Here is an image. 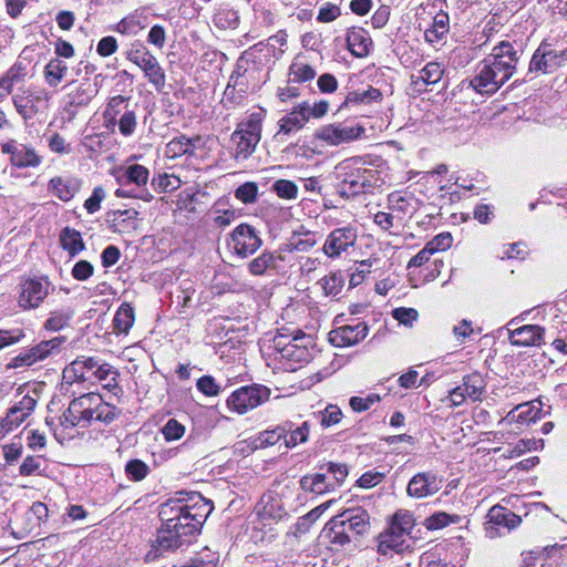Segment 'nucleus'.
I'll list each match as a JSON object with an SVG mask.
<instances>
[{
    "instance_id": "4c0bfd02",
    "label": "nucleus",
    "mask_w": 567,
    "mask_h": 567,
    "mask_svg": "<svg viewBox=\"0 0 567 567\" xmlns=\"http://www.w3.org/2000/svg\"><path fill=\"white\" fill-rule=\"evenodd\" d=\"M126 175L130 182L137 186L146 185L148 181V171L142 165H132L126 169Z\"/></svg>"
},
{
    "instance_id": "412c9836",
    "label": "nucleus",
    "mask_w": 567,
    "mask_h": 567,
    "mask_svg": "<svg viewBox=\"0 0 567 567\" xmlns=\"http://www.w3.org/2000/svg\"><path fill=\"white\" fill-rule=\"evenodd\" d=\"M348 44L355 56L363 58L370 52L371 40L363 31H353L348 35Z\"/></svg>"
},
{
    "instance_id": "9b49d317",
    "label": "nucleus",
    "mask_w": 567,
    "mask_h": 567,
    "mask_svg": "<svg viewBox=\"0 0 567 567\" xmlns=\"http://www.w3.org/2000/svg\"><path fill=\"white\" fill-rule=\"evenodd\" d=\"M363 131L362 126L339 128L334 125H327L318 132L317 136L330 145H338L358 138Z\"/></svg>"
},
{
    "instance_id": "423d86ee",
    "label": "nucleus",
    "mask_w": 567,
    "mask_h": 567,
    "mask_svg": "<svg viewBox=\"0 0 567 567\" xmlns=\"http://www.w3.org/2000/svg\"><path fill=\"white\" fill-rule=\"evenodd\" d=\"M260 138V123L257 118H251L247 123V128H240L236 131L231 140L236 144V156L241 155L243 157H247Z\"/></svg>"
},
{
    "instance_id": "f03ea898",
    "label": "nucleus",
    "mask_w": 567,
    "mask_h": 567,
    "mask_svg": "<svg viewBox=\"0 0 567 567\" xmlns=\"http://www.w3.org/2000/svg\"><path fill=\"white\" fill-rule=\"evenodd\" d=\"M196 532V524L168 523L157 532L154 539L150 543V549L145 555L147 561H154L165 554L178 548L183 544V537Z\"/></svg>"
},
{
    "instance_id": "39448f33",
    "label": "nucleus",
    "mask_w": 567,
    "mask_h": 567,
    "mask_svg": "<svg viewBox=\"0 0 567 567\" xmlns=\"http://www.w3.org/2000/svg\"><path fill=\"white\" fill-rule=\"evenodd\" d=\"M515 52L511 44L502 43L495 47L491 56L484 61L486 65H493V69L499 73L498 78L504 81L508 80L515 66Z\"/></svg>"
},
{
    "instance_id": "9d476101",
    "label": "nucleus",
    "mask_w": 567,
    "mask_h": 567,
    "mask_svg": "<svg viewBox=\"0 0 567 567\" xmlns=\"http://www.w3.org/2000/svg\"><path fill=\"white\" fill-rule=\"evenodd\" d=\"M48 295V284L25 281L21 287L19 305L24 309L37 308Z\"/></svg>"
},
{
    "instance_id": "603ef678",
    "label": "nucleus",
    "mask_w": 567,
    "mask_h": 567,
    "mask_svg": "<svg viewBox=\"0 0 567 567\" xmlns=\"http://www.w3.org/2000/svg\"><path fill=\"white\" fill-rule=\"evenodd\" d=\"M337 502L334 499H330L321 505H319L318 507L313 508L311 512H309L303 518L302 520L305 523L309 522V523H313L316 522L327 509H329L330 507H332Z\"/></svg>"
},
{
    "instance_id": "5701e85b",
    "label": "nucleus",
    "mask_w": 567,
    "mask_h": 567,
    "mask_svg": "<svg viewBox=\"0 0 567 567\" xmlns=\"http://www.w3.org/2000/svg\"><path fill=\"white\" fill-rule=\"evenodd\" d=\"M540 401L519 404L512 412H509L508 417L511 420L517 421H535L540 413Z\"/></svg>"
},
{
    "instance_id": "58836bf2",
    "label": "nucleus",
    "mask_w": 567,
    "mask_h": 567,
    "mask_svg": "<svg viewBox=\"0 0 567 567\" xmlns=\"http://www.w3.org/2000/svg\"><path fill=\"white\" fill-rule=\"evenodd\" d=\"M162 432L166 441L179 440L185 433V426L176 420H169Z\"/></svg>"
},
{
    "instance_id": "7c9ffc66",
    "label": "nucleus",
    "mask_w": 567,
    "mask_h": 567,
    "mask_svg": "<svg viewBox=\"0 0 567 567\" xmlns=\"http://www.w3.org/2000/svg\"><path fill=\"white\" fill-rule=\"evenodd\" d=\"M449 16L439 13L434 17L432 29L425 32V38L429 42H434L436 39L442 38L447 32Z\"/></svg>"
},
{
    "instance_id": "0e129e2a",
    "label": "nucleus",
    "mask_w": 567,
    "mask_h": 567,
    "mask_svg": "<svg viewBox=\"0 0 567 567\" xmlns=\"http://www.w3.org/2000/svg\"><path fill=\"white\" fill-rule=\"evenodd\" d=\"M340 282L336 275H331L323 279L322 287L327 295H337L339 292L338 288L341 286Z\"/></svg>"
},
{
    "instance_id": "2f4dec72",
    "label": "nucleus",
    "mask_w": 567,
    "mask_h": 567,
    "mask_svg": "<svg viewBox=\"0 0 567 567\" xmlns=\"http://www.w3.org/2000/svg\"><path fill=\"white\" fill-rule=\"evenodd\" d=\"M415 524V519L409 512H398L393 515L391 526L394 530L400 533L409 534Z\"/></svg>"
},
{
    "instance_id": "338daca9",
    "label": "nucleus",
    "mask_w": 567,
    "mask_h": 567,
    "mask_svg": "<svg viewBox=\"0 0 567 567\" xmlns=\"http://www.w3.org/2000/svg\"><path fill=\"white\" fill-rule=\"evenodd\" d=\"M318 85L323 92H332L337 87V81L332 75L324 74L319 78Z\"/></svg>"
},
{
    "instance_id": "b1692460",
    "label": "nucleus",
    "mask_w": 567,
    "mask_h": 567,
    "mask_svg": "<svg viewBox=\"0 0 567 567\" xmlns=\"http://www.w3.org/2000/svg\"><path fill=\"white\" fill-rule=\"evenodd\" d=\"M199 141V137H196L195 140H187L185 137L173 140L166 145L165 155L168 158H175L179 155L192 153L193 148H195V144Z\"/></svg>"
},
{
    "instance_id": "c03bdc74",
    "label": "nucleus",
    "mask_w": 567,
    "mask_h": 567,
    "mask_svg": "<svg viewBox=\"0 0 567 567\" xmlns=\"http://www.w3.org/2000/svg\"><path fill=\"white\" fill-rule=\"evenodd\" d=\"M342 412L336 405H329L322 413L321 423L324 426H331L338 424L341 420Z\"/></svg>"
},
{
    "instance_id": "a211bd4d",
    "label": "nucleus",
    "mask_w": 567,
    "mask_h": 567,
    "mask_svg": "<svg viewBox=\"0 0 567 567\" xmlns=\"http://www.w3.org/2000/svg\"><path fill=\"white\" fill-rule=\"evenodd\" d=\"M487 518V523L504 525L509 529L515 528L522 523V518L518 515L507 512L504 507L498 505L489 509Z\"/></svg>"
},
{
    "instance_id": "473e14b6",
    "label": "nucleus",
    "mask_w": 567,
    "mask_h": 567,
    "mask_svg": "<svg viewBox=\"0 0 567 567\" xmlns=\"http://www.w3.org/2000/svg\"><path fill=\"white\" fill-rule=\"evenodd\" d=\"M87 361H73L69 367L63 370V379L68 383H72L78 380H84V370Z\"/></svg>"
},
{
    "instance_id": "69168bd1",
    "label": "nucleus",
    "mask_w": 567,
    "mask_h": 567,
    "mask_svg": "<svg viewBox=\"0 0 567 567\" xmlns=\"http://www.w3.org/2000/svg\"><path fill=\"white\" fill-rule=\"evenodd\" d=\"M281 439V434L276 431H265L260 434V445L261 446H272L279 442Z\"/></svg>"
},
{
    "instance_id": "a19ab883",
    "label": "nucleus",
    "mask_w": 567,
    "mask_h": 567,
    "mask_svg": "<svg viewBox=\"0 0 567 567\" xmlns=\"http://www.w3.org/2000/svg\"><path fill=\"white\" fill-rule=\"evenodd\" d=\"M147 471H148L147 465L144 462L140 461V460L131 461L126 465V473L134 481L143 480L146 476Z\"/></svg>"
},
{
    "instance_id": "79ce46f5",
    "label": "nucleus",
    "mask_w": 567,
    "mask_h": 567,
    "mask_svg": "<svg viewBox=\"0 0 567 567\" xmlns=\"http://www.w3.org/2000/svg\"><path fill=\"white\" fill-rule=\"evenodd\" d=\"M309 429L307 423H303L302 426L297 427L291 432L289 439H285L286 447H293L298 443H305L308 440Z\"/></svg>"
},
{
    "instance_id": "aec40b11",
    "label": "nucleus",
    "mask_w": 567,
    "mask_h": 567,
    "mask_svg": "<svg viewBox=\"0 0 567 567\" xmlns=\"http://www.w3.org/2000/svg\"><path fill=\"white\" fill-rule=\"evenodd\" d=\"M405 536L406 534L390 527L388 532L381 534L379 537V551L386 554L389 549L401 550L405 543Z\"/></svg>"
},
{
    "instance_id": "f704fd0d",
    "label": "nucleus",
    "mask_w": 567,
    "mask_h": 567,
    "mask_svg": "<svg viewBox=\"0 0 567 567\" xmlns=\"http://www.w3.org/2000/svg\"><path fill=\"white\" fill-rule=\"evenodd\" d=\"M257 514L261 516L265 522L275 520L281 516L280 507L271 498L262 501Z\"/></svg>"
},
{
    "instance_id": "a18cd8bd",
    "label": "nucleus",
    "mask_w": 567,
    "mask_h": 567,
    "mask_svg": "<svg viewBox=\"0 0 567 567\" xmlns=\"http://www.w3.org/2000/svg\"><path fill=\"white\" fill-rule=\"evenodd\" d=\"M419 313L415 309L412 308H399L393 311V317L405 326L411 324L414 320H416Z\"/></svg>"
},
{
    "instance_id": "864d4df0",
    "label": "nucleus",
    "mask_w": 567,
    "mask_h": 567,
    "mask_svg": "<svg viewBox=\"0 0 567 567\" xmlns=\"http://www.w3.org/2000/svg\"><path fill=\"white\" fill-rule=\"evenodd\" d=\"M293 75L301 81L310 80L315 76V71L308 65L303 63H295L292 65Z\"/></svg>"
},
{
    "instance_id": "72a5a7b5",
    "label": "nucleus",
    "mask_w": 567,
    "mask_h": 567,
    "mask_svg": "<svg viewBox=\"0 0 567 567\" xmlns=\"http://www.w3.org/2000/svg\"><path fill=\"white\" fill-rule=\"evenodd\" d=\"M455 522L452 516L444 512H439L433 514L432 516L427 517L423 525L427 530H437L445 526H447L450 523Z\"/></svg>"
},
{
    "instance_id": "f8f14e48",
    "label": "nucleus",
    "mask_w": 567,
    "mask_h": 567,
    "mask_svg": "<svg viewBox=\"0 0 567 567\" xmlns=\"http://www.w3.org/2000/svg\"><path fill=\"white\" fill-rule=\"evenodd\" d=\"M2 151L4 153L11 154V163L17 167H29L37 166L41 157L35 153L34 150L28 148L25 146L14 147L12 145L6 144L2 146Z\"/></svg>"
},
{
    "instance_id": "4d7b16f0",
    "label": "nucleus",
    "mask_w": 567,
    "mask_h": 567,
    "mask_svg": "<svg viewBox=\"0 0 567 567\" xmlns=\"http://www.w3.org/2000/svg\"><path fill=\"white\" fill-rule=\"evenodd\" d=\"M436 250V247L434 246H425L424 249H422L416 256H414L411 261L410 266L420 267L424 262H426L431 255Z\"/></svg>"
},
{
    "instance_id": "4468645a",
    "label": "nucleus",
    "mask_w": 567,
    "mask_h": 567,
    "mask_svg": "<svg viewBox=\"0 0 567 567\" xmlns=\"http://www.w3.org/2000/svg\"><path fill=\"white\" fill-rule=\"evenodd\" d=\"M357 236L354 231L347 230H336L331 234L330 238L324 245V252L328 256H337L340 254L349 245H352L355 240Z\"/></svg>"
},
{
    "instance_id": "c85d7f7f",
    "label": "nucleus",
    "mask_w": 567,
    "mask_h": 567,
    "mask_svg": "<svg viewBox=\"0 0 567 567\" xmlns=\"http://www.w3.org/2000/svg\"><path fill=\"white\" fill-rule=\"evenodd\" d=\"M134 323V311L133 308L124 303L117 310L114 318V327L118 332L126 333Z\"/></svg>"
},
{
    "instance_id": "6ab92c4d",
    "label": "nucleus",
    "mask_w": 567,
    "mask_h": 567,
    "mask_svg": "<svg viewBox=\"0 0 567 567\" xmlns=\"http://www.w3.org/2000/svg\"><path fill=\"white\" fill-rule=\"evenodd\" d=\"M341 517H344L343 520H346V523H349L350 529L359 535L363 534L367 530L370 523V515L364 509L344 511L341 514Z\"/></svg>"
},
{
    "instance_id": "de8ad7c7",
    "label": "nucleus",
    "mask_w": 567,
    "mask_h": 567,
    "mask_svg": "<svg viewBox=\"0 0 567 567\" xmlns=\"http://www.w3.org/2000/svg\"><path fill=\"white\" fill-rule=\"evenodd\" d=\"M197 388L206 395L215 396L219 393V386L212 377H203L197 381Z\"/></svg>"
},
{
    "instance_id": "09e8293b",
    "label": "nucleus",
    "mask_w": 567,
    "mask_h": 567,
    "mask_svg": "<svg viewBox=\"0 0 567 567\" xmlns=\"http://www.w3.org/2000/svg\"><path fill=\"white\" fill-rule=\"evenodd\" d=\"M310 343H311L310 338H309V341L291 342L290 347L293 351V354L292 355H284V357L295 360V361H302L307 357V348Z\"/></svg>"
},
{
    "instance_id": "7ed1b4c3",
    "label": "nucleus",
    "mask_w": 567,
    "mask_h": 567,
    "mask_svg": "<svg viewBox=\"0 0 567 567\" xmlns=\"http://www.w3.org/2000/svg\"><path fill=\"white\" fill-rule=\"evenodd\" d=\"M107 405L103 404L101 395L89 393L73 400L63 417L72 426L85 425L92 419L111 420L109 413H105Z\"/></svg>"
},
{
    "instance_id": "0eeeda50",
    "label": "nucleus",
    "mask_w": 567,
    "mask_h": 567,
    "mask_svg": "<svg viewBox=\"0 0 567 567\" xmlns=\"http://www.w3.org/2000/svg\"><path fill=\"white\" fill-rule=\"evenodd\" d=\"M442 480L434 474L420 473L414 475L406 488L411 497L425 498L436 494L441 489Z\"/></svg>"
},
{
    "instance_id": "2eb2a0df",
    "label": "nucleus",
    "mask_w": 567,
    "mask_h": 567,
    "mask_svg": "<svg viewBox=\"0 0 567 567\" xmlns=\"http://www.w3.org/2000/svg\"><path fill=\"white\" fill-rule=\"evenodd\" d=\"M567 60V50L560 53H556L553 51H543L540 53V49L534 54L532 60V65L536 70H542L544 72H550V70L555 66H559L561 62Z\"/></svg>"
},
{
    "instance_id": "f3484780",
    "label": "nucleus",
    "mask_w": 567,
    "mask_h": 567,
    "mask_svg": "<svg viewBox=\"0 0 567 567\" xmlns=\"http://www.w3.org/2000/svg\"><path fill=\"white\" fill-rule=\"evenodd\" d=\"M52 348L53 347L51 346V342L42 343L37 348L32 349L29 353L24 355H19L16 359H13L12 362L7 364V369L31 365L38 360L45 358L50 353Z\"/></svg>"
},
{
    "instance_id": "6e6d98bb",
    "label": "nucleus",
    "mask_w": 567,
    "mask_h": 567,
    "mask_svg": "<svg viewBox=\"0 0 567 567\" xmlns=\"http://www.w3.org/2000/svg\"><path fill=\"white\" fill-rule=\"evenodd\" d=\"M181 185V179L177 176L174 175H163L158 179V186L165 190L171 192L174 189H177Z\"/></svg>"
},
{
    "instance_id": "c9c22d12",
    "label": "nucleus",
    "mask_w": 567,
    "mask_h": 567,
    "mask_svg": "<svg viewBox=\"0 0 567 567\" xmlns=\"http://www.w3.org/2000/svg\"><path fill=\"white\" fill-rule=\"evenodd\" d=\"M443 69L439 63H429L422 71L420 79L423 83L434 84L440 81Z\"/></svg>"
},
{
    "instance_id": "f257e3e1",
    "label": "nucleus",
    "mask_w": 567,
    "mask_h": 567,
    "mask_svg": "<svg viewBox=\"0 0 567 567\" xmlns=\"http://www.w3.org/2000/svg\"><path fill=\"white\" fill-rule=\"evenodd\" d=\"M182 503L183 499H176L169 501L162 506L159 515L166 520V524L190 522L197 526L213 511L212 503L197 493L189 495L186 504Z\"/></svg>"
},
{
    "instance_id": "c756f323",
    "label": "nucleus",
    "mask_w": 567,
    "mask_h": 567,
    "mask_svg": "<svg viewBox=\"0 0 567 567\" xmlns=\"http://www.w3.org/2000/svg\"><path fill=\"white\" fill-rule=\"evenodd\" d=\"M300 485L303 491L318 494L323 493L328 488L323 474L307 475L302 477Z\"/></svg>"
},
{
    "instance_id": "3c124183",
    "label": "nucleus",
    "mask_w": 567,
    "mask_h": 567,
    "mask_svg": "<svg viewBox=\"0 0 567 567\" xmlns=\"http://www.w3.org/2000/svg\"><path fill=\"white\" fill-rule=\"evenodd\" d=\"M93 272V267L90 262L81 260L73 267L72 275L78 280L87 279Z\"/></svg>"
},
{
    "instance_id": "bf43d9fd",
    "label": "nucleus",
    "mask_w": 567,
    "mask_h": 567,
    "mask_svg": "<svg viewBox=\"0 0 567 567\" xmlns=\"http://www.w3.org/2000/svg\"><path fill=\"white\" fill-rule=\"evenodd\" d=\"M52 188L56 196L62 200H69L72 197L71 192L63 184L61 178H55L51 181Z\"/></svg>"
},
{
    "instance_id": "680f3d73",
    "label": "nucleus",
    "mask_w": 567,
    "mask_h": 567,
    "mask_svg": "<svg viewBox=\"0 0 567 567\" xmlns=\"http://www.w3.org/2000/svg\"><path fill=\"white\" fill-rule=\"evenodd\" d=\"M115 49L116 41L111 37L102 39L97 45L99 53L104 56L112 54Z\"/></svg>"
},
{
    "instance_id": "774afa93",
    "label": "nucleus",
    "mask_w": 567,
    "mask_h": 567,
    "mask_svg": "<svg viewBox=\"0 0 567 567\" xmlns=\"http://www.w3.org/2000/svg\"><path fill=\"white\" fill-rule=\"evenodd\" d=\"M340 14L337 7L322 8L319 12L318 20L321 22H330L337 19Z\"/></svg>"
},
{
    "instance_id": "5fc2aeb1",
    "label": "nucleus",
    "mask_w": 567,
    "mask_h": 567,
    "mask_svg": "<svg viewBox=\"0 0 567 567\" xmlns=\"http://www.w3.org/2000/svg\"><path fill=\"white\" fill-rule=\"evenodd\" d=\"M104 198V192L102 188H96L93 192V195L85 200L84 206L86 210L92 214L96 212L100 208V204L102 199Z\"/></svg>"
},
{
    "instance_id": "13d9d810",
    "label": "nucleus",
    "mask_w": 567,
    "mask_h": 567,
    "mask_svg": "<svg viewBox=\"0 0 567 567\" xmlns=\"http://www.w3.org/2000/svg\"><path fill=\"white\" fill-rule=\"evenodd\" d=\"M381 473H365L358 480V485L362 488H370L381 482Z\"/></svg>"
},
{
    "instance_id": "49530a36",
    "label": "nucleus",
    "mask_w": 567,
    "mask_h": 567,
    "mask_svg": "<svg viewBox=\"0 0 567 567\" xmlns=\"http://www.w3.org/2000/svg\"><path fill=\"white\" fill-rule=\"evenodd\" d=\"M257 186L255 183H246L236 190V197L244 203H250L255 199Z\"/></svg>"
},
{
    "instance_id": "ea45409f",
    "label": "nucleus",
    "mask_w": 567,
    "mask_h": 567,
    "mask_svg": "<svg viewBox=\"0 0 567 567\" xmlns=\"http://www.w3.org/2000/svg\"><path fill=\"white\" fill-rule=\"evenodd\" d=\"M65 70L66 68L61 63V61L53 60L47 65V79L51 84H56L62 79Z\"/></svg>"
},
{
    "instance_id": "1a4fd4ad",
    "label": "nucleus",
    "mask_w": 567,
    "mask_h": 567,
    "mask_svg": "<svg viewBox=\"0 0 567 567\" xmlns=\"http://www.w3.org/2000/svg\"><path fill=\"white\" fill-rule=\"evenodd\" d=\"M498 72L493 69V65L482 64L480 68L478 74L471 81V85L478 93L491 94L505 82L503 79L498 78Z\"/></svg>"
},
{
    "instance_id": "e433bc0d",
    "label": "nucleus",
    "mask_w": 567,
    "mask_h": 567,
    "mask_svg": "<svg viewBox=\"0 0 567 567\" xmlns=\"http://www.w3.org/2000/svg\"><path fill=\"white\" fill-rule=\"evenodd\" d=\"M484 389V382L477 374L470 375L465 381V391L474 400H480Z\"/></svg>"
},
{
    "instance_id": "cd10ccee",
    "label": "nucleus",
    "mask_w": 567,
    "mask_h": 567,
    "mask_svg": "<svg viewBox=\"0 0 567 567\" xmlns=\"http://www.w3.org/2000/svg\"><path fill=\"white\" fill-rule=\"evenodd\" d=\"M141 66L150 81L156 86V89H162L164 85L165 75L157 62L150 56L148 59L143 60V64Z\"/></svg>"
},
{
    "instance_id": "dca6fc26",
    "label": "nucleus",
    "mask_w": 567,
    "mask_h": 567,
    "mask_svg": "<svg viewBox=\"0 0 567 567\" xmlns=\"http://www.w3.org/2000/svg\"><path fill=\"white\" fill-rule=\"evenodd\" d=\"M346 520H340L338 516L326 525L323 536L329 538V542L333 549H339L350 543L349 536L344 533L343 526Z\"/></svg>"
},
{
    "instance_id": "ddd939ff",
    "label": "nucleus",
    "mask_w": 567,
    "mask_h": 567,
    "mask_svg": "<svg viewBox=\"0 0 567 567\" xmlns=\"http://www.w3.org/2000/svg\"><path fill=\"white\" fill-rule=\"evenodd\" d=\"M543 336V329L538 326H524L511 331L509 340L514 346H536Z\"/></svg>"
},
{
    "instance_id": "a878e982",
    "label": "nucleus",
    "mask_w": 567,
    "mask_h": 567,
    "mask_svg": "<svg viewBox=\"0 0 567 567\" xmlns=\"http://www.w3.org/2000/svg\"><path fill=\"white\" fill-rule=\"evenodd\" d=\"M359 331L351 327H342L329 333V340L338 346H351L359 340Z\"/></svg>"
},
{
    "instance_id": "393cba45",
    "label": "nucleus",
    "mask_w": 567,
    "mask_h": 567,
    "mask_svg": "<svg viewBox=\"0 0 567 567\" xmlns=\"http://www.w3.org/2000/svg\"><path fill=\"white\" fill-rule=\"evenodd\" d=\"M329 103L327 101L316 102L313 104L305 103L300 105L296 111L292 112V115H300L302 122H307L310 116L315 118H320L324 116L328 112Z\"/></svg>"
},
{
    "instance_id": "6e6552de",
    "label": "nucleus",
    "mask_w": 567,
    "mask_h": 567,
    "mask_svg": "<svg viewBox=\"0 0 567 567\" xmlns=\"http://www.w3.org/2000/svg\"><path fill=\"white\" fill-rule=\"evenodd\" d=\"M259 246L258 237L248 225H239L231 234L229 247L240 257L254 252Z\"/></svg>"
},
{
    "instance_id": "e2e57ef3",
    "label": "nucleus",
    "mask_w": 567,
    "mask_h": 567,
    "mask_svg": "<svg viewBox=\"0 0 567 567\" xmlns=\"http://www.w3.org/2000/svg\"><path fill=\"white\" fill-rule=\"evenodd\" d=\"M148 40L154 45L162 48L165 42V32L163 28L158 25L153 27L148 33Z\"/></svg>"
},
{
    "instance_id": "20e7f679",
    "label": "nucleus",
    "mask_w": 567,
    "mask_h": 567,
    "mask_svg": "<svg viewBox=\"0 0 567 567\" xmlns=\"http://www.w3.org/2000/svg\"><path fill=\"white\" fill-rule=\"evenodd\" d=\"M270 390L267 388L245 386L234 392L227 400L228 405L243 414L268 400Z\"/></svg>"
},
{
    "instance_id": "052dcab7",
    "label": "nucleus",
    "mask_w": 567,
    "mask_h": 567,
    "mask_svg": "<svg viewBox=\"0 0 567 567\" xmlns=\"http://www.w3.org/2000/svg\"><path fill=\"white\" fill-rule=\"evenodd\" d=\"M350 8L355 14L364 16L371 10L372 2L371 0H352Z\"/></svg>"
},
{
    "instance_id": "37998d69",
    "label": "nucleus",
    "mask_w": 567,
    "mask_h": 567,
    "mask_svg": "<svg viewBox=\"0 0 567 567\" xmlns=\"http://www.w3.org/2000/svg\"><path fill=\"white\" fill-rule=\"evenodd\" d=\"M275 190L279 197L291 199L297 194V186L289 181H278L275 184Z\"/></svg>"
},
{
    "instance_id": "bb28decb",
    "label": "nucleus",
    "mask_w": 567,
    "mask_h": 567,
    "mask_svg": "<svg viewBox=\"0 0 567 567\" xmlns=\"http://www.w3.org/2000/svg\"><path fill=\"white\" fill-rule=\"evenodd\" d=\"M298 341H309V337L303 333H297V334L279 333L278 336H276L274 338V346L282 355H292L293 351L290 347V343L298 342Z\"/></svg>"
},
{
    "instance_id": "8fccbe9b",
    "label": "nucleus",
    "mask_w": 567,
    "mask_h": 567,
    "mask_svg": "<svg viewBox=\"0 0 567 567\" xmlns=\"http://www.w3.org/2000/svg\"><path fill=\"white\" fill-rule=\"evenodd\" d=\"M28 413L19 408H13L9 411L7 414V417L4 420V426H9L10 429L14 425H20L23 420L27 417Z\"/></svg>"
},
{
    "instance_id": "4be33fe9",
    "label": "nucleus",
    "mask_w": 567,
    "mask_h": 567,
    "mask_svg": "<svg viewBox=\"0 0 567 567\" xmlns=\"http://www.w3.org/2000/svg\"><path fill=\"white\" fill-rule=\"evenodd\" d=\"M60 243L61 246L72 256L84 249V243L81 238V234L69 227H65L62 230Z\"/></svg>"
}]
</instances>
